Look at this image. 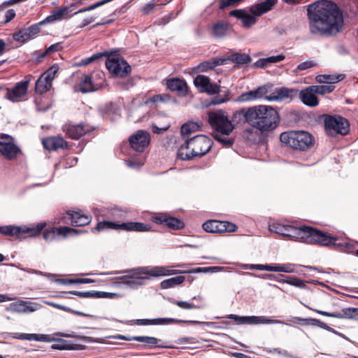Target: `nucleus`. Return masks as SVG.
Returning a JSON list of instances; mask_svg holds the SVG:
<instances>
[{"instance_id":"bf43d9fd","label":"nucleus","mask_w":358,"mask_h":358,"mask_svg":"<svg viewBox=\"0 0 358 358\" xmlns=\"http://www.w3.org/2000/svg\"><path fill=\"white\" fill-rule=\"evenodd\" d=\"M55 348L69 350H80L85 349V346L80 344H65L62 346H57Z\"/></svg>"},{"instance_id":"c85d7f7f","label":"nucleus","mask_w":358,"mask_h":358,"mask_svg":"<svg viewBox=\"0 0 358 358\" xmlns=\"http://www.w3.org/2000/svg\"><path fill=\"white\" fill-rule=\"evenodd\" d=\"M73 6V5H71L69 7L62 6L58 9L53 10L51 15H48L44 20L41 22V24L51 23L55 21L62 20L66 17L69 12L72 10L70 8Z\"/></svg>"},{"instance_id":"ea45409f","label":"nucleus","mask_w":358,"mask_h":358,"mask_svg":"<svg viewBox=\"0 0 358 358\" xmlns=\"http://www.w3.org/2000/svg\"><path fill=\"white\" fill-rule=\"evenodd\" d=\"M291 321L294 323H303L306 324L317 325L323 329L327 328V326L325 323L322 322L320 320L314 318H301L299 317H294L291 319Z\"/></svg>"},{"instance_id":"09e8293b","label":"nucleus","mask_w":358,"mask_h":358,"mask_svg":"<svg viewBox=\"0 0 358 358\" xmlns=\"http://www.w3.org/2000/svg\"><path fill=\"white\" fill-rule=\"evenodd\" d=\"M13 38L19 42H25L32 38L27 29H24L13 34Z\"/></svg>"},{"instance_id":"3c124183","label":"nucleus","mask_w":358,"mask_h":358,"mask_svg":"<svg viewBox=\"0 0 358 358\" xmlns=\"http://www.w3.org/2000/svg\"><path fill=\"white\" fill-rule=\"evenodd\" d=\"M59 335L61 336L66 337V338H75L76 339L82 340V341H84L85 342H87V343H100V341L97 338H94L93 337H90V336L76 335L73 333L60 334Z\"/></svg>"},{"instance_id":"e433bc0d","label":"nucleus","mask_w":358,"mask_h":358,"mask_svg":"<svg viewBox=\"0 0 358 358\" xmlns=\"http://www.w3.org/2000/svg\"><path fill=\"white\" fill-rule=\"evenodd\" d=\"M343 75L324 74L316 76V81L319 83L334 84L343 79Z\"/></svg>"},{"instance_id":"b1692460","label":"nucleus","mask_w":358,"mask_h":358,"mask_svg":"<svg viewBox=\"0 0 358 358\" xmlns=\"http://www.w3.org/2000/svg\"><path fill=\"white\" fill-rule=\"evenodd\" d=\"M94 76L89 75H84L81 80L78 88H75L76 91H80L83 93L90 92L94 90H97L101 87V85L96 83L93 80Z\"/></svg>"},{"instance_id":"052dcab7","label":"nucleus","mask_w":358,"mask_h":358,"mask_svg":"<svg viewBox=\"0 0 358 358\" xmlns=\"http://www.w3.org/2000/svg\"><path fill=\"white\" fill-rule=\"evenodd\" d=\"M316 66V64L313 62V61H306V62H302L301 64H299L296 70H295V72H297L299 71H303V70H306V69H308L310 68H312L313 66Z\"/></svg>"},{"instance_id":"423d86ee","label":"nucleus","mask_w":358,"mask_h":358,"mask_svg":"<svg viewBox=\"0 0 358 358\" xmlns=\"http://www.w3.org/2000/svg\"><path fill=\"white\" fill-rule=\"evenodd\" d=\"M292 240L324 246L336 245L337 238L309 227H296L292 232Z\"/></svg>"},{"instance_id":"4d7b16f0","label":"nucleus","mask_w":358,"mask_h":358,"mask_svg":"<svg viewBox=\"0 0 358 358\" xmlns=\"http://www.w3.org/2000/svg\"><path fill=\"white\" fill-rule=\"evenodd\" d=\"M254 100L262 98L268 92L266 85L261 86L254 90H251Z\"/></svg>"},{"instance_id":"c9c22d12","label":"nucleus","mask_w":358,"mask_h":358,"mask_svg":"<svg viewBox=\"0 0 358 358\" xmlns=\"http://www.w3.org/2000/svg\"><path fill=\"white\" fill-rule=\"evenodd\" d=\"M155 268H165L166 271L164 272V275H162L159 277L163 276H167L171 275H175L178 273H189L188 271L185 270H180V268H182L185 267L184 264H176V265H171V266H154Z\"/></svg>"},{"instance_id":"6e6d98bb","label":"nucleus","mask_w":358,"mask_h":358,"mask_svg":"<svg viewBox=\"0 0 358 358\" xmlns=\"http://www.w3.org/2000/svg\"><path fill=\"white\" fill-rule=\"evenodd\" d=\"M317 94L324 95L331 92L334 90V86L329 85H313Z\"/></svg>"},{"instance_id":"37998d69","label":"nucleus","mask_w":358,"mask_h":358,"mask_svg":"<svg viewBox=\"0 0 358 358\" xmlns=\"http://www.w3.org/2000/svg\"><path fill=\"white\" fill-rule=\"evenodd\" d=\"M15 338L21 340L45 341L46 336L36 334H15Z\"/></svg>"},{"instance_id":"c756f323","label":"nucleus","mask_w":358,"mask_h":358,"mask_svg":"<svg viewBox=\"0 0 358 358\" xmlns=\"http://www.w3.org/2000/svg\"><path fill=\"white\" fill-rule=\"evenodd\" d=\"M166 87L171 91L177 92L180 96H185L187 93V86L186 83L178 78L167 80Z\"/></svg>"},{"instance_id":"58836bf2","label":"nucleus","mask_w":358,"mask_h":358,"mask_svg":"<svg viewBox=\"0 0 358 358\" xmlns=\"http://www.w3.org/2000/svg\"><path fill=\"white\" fill-rule=\"evenodd\" d=\"M199 124L194 122L183 124L180 129L181 136L187 138L190 134L199 130Z\"/></svg>"},{"instance_id":"0eeeda50","label":"nucleus","mask_w":358,"mask_h":358,"mask_svg":"<svg viewBox=\"0 0 358 358\" xmlns=\"http://www.w3.org/2000/svg\"><path fill=\"white\" fill-rule=\"evenodd\" d=\"M276 2L277 0H265L251 6L250 11L253 15L242 9L231 10L229 15L241 20L243 27L250 28L257 22V17L270 10Z\"/></svg>"},{"instance_id":"4468645a","label":"nucleus","mask_w":358,"mask_h":358,"mask_svg":"<svg viewBox=\"0 0 358 358\" xmlns=\"http://www.w3.org/2000/svg\"><path fill=\"white\" fill-rule=\"evenodd\" d=\"M58 70V66L53 65L44 72L36 83V92L39 94H43L48 91L52 87V82L57 73Z\"/></svg>"},{"instance_id":"9b49d317","label":"nucleus","mask_w":358,"mask_h":358,"mask_svg":"<svg viewBox=\"0 0 358 358\" xmlns=\"http://www.w3.org/2000/svg\"><path fill=\"white\" fill-rule=\"evenodd\" d=\"M107 69L118 77H125L131 72V66L127 61L120 55H111L106 62Z\"/></svg>"},{"instance_id":"13d9d810","label":"nucleus","mask_w":358,"mask_h":358,"mask_svg":"<svg viewBox=\"0 0 358 358\" xmlns=\"http://www.w3.org/2000/svg\"><path fill=\"white\" fill-rule=\"evenodd\" d=\"M255 101V100L253 99L251 90L241 94L236 99V102H240V103L250 102V101Z\"/></svg>"},{"instance_id":"a18cd8bd","label":"nucleus","mask_w":358,"mask_h":358,"mask_svg":"<svg viewBox=\"0 0 358 358\" xmlns=\"http://www.w3.org/2000/svg\"><path fill=\"white\" fill-rule=\"evenodd\" d=\"M122 339L127 340V341H135L142 343H145L150 345H157L158 343V339L155 337H151V336H134L131 338H127L124 336L120 337Z\"/></svg>"},{"instance_id":"72a5a7b5","label":"nucleus","mask_w":358,"mask_h":358,"mask_svg":"<svg viewBox=\"0 0 358 358\" xmlns=\"http://www.w3.org/2000/svg\"><path fill=\"white\" fill-rule=\"evenodd\" d=\"M226 61H227L226 59L213 57V58L209 59L207 61H205V62L201 63L198 66V69L201 72L206 71L209 69H213L214 67H215L217 66L222 65V64H225Z\"/></svg>"},{"instance_id":"f03ea898","label":"nucleus","mask_w":358,"mask_h":358,"mask_svg":"<svg viewBox=\"0 0 358 358\" xmlns=\"http://www.w3.org/2000/svg\"><path fill=\"white\" fill-rule=\"evenodd\" d=\"M208 120L214 130L213 138L226 147H230L234 140L228 136L234 131L235 126L226 113L222 110L208 113Z\"/></svg>"},{"instance_id":"1a4fd4ad","label":"nucleus","mask_w":358,"mask_h":358,"mask_svg":"<svg viewBox=\"0 0 358 358\" xmlns=\"http://www.w3.org/2000/svg\"><path fill=\"white\" fill-rule=\"evenodd\" d=\"M110 229L127 231H147L150 230V227L141 222H129L120 223L111 221H102L97 224L96 227L92 229V231H102Z\"/></svg>"},{"instance_id":"4c0bfd02","label":"nucleus","mask_w":358,"mask_h":358,"mask_svg":"<svg viewBox=\"0 0 358 358\" xmlns=\"http://www.w3.org/2000/svg\"><path fill=\"white\" fill-rule=\"evenodd\" d=\"M230 269L231 268L229 267L224 266L198 267L189 270L188 273H217L220 271H229Z\"/></svg>"},{"instance_id":"864d4df0","label":"nucleus","mask_w":358,"mask_h":358,"mask_svg":"<svg viewBox=\"0 0 358 358\" xmlns=\"http://www.w3.org/2000/svg\"><path fill=\"white\" fill-rule=\"evenodd\" d=\"M169 301L178 306V307H180V308L182 309H185V310H191V309H196V308H199V307L190 303V302H188V301H176V300H174V299H169Z\"/></svg>"},{"instance_id":"f704fd0d","label":"nucleus","mask_w":358,"mask_h":358,"mask_svg":"<svg viewBox=\"0 0 358 358\" xmlns=\"http://www.w3.org/2000/svg\"><path fill=\"white\" fill-rule=\"evenodd\" d=\"M21 227L16 225L0 226V233L4 236L21 238Z\"/></svg>"},{"instance_id":"cd10ccee","label":"nucleus","mask_w":358,"mask_h":358,"mask_svg":"<svg viewBox=\"0 0 358 358\" xmlns=\"http://www.w3.org/2000/svg\"><path fill=\"white\" fill-rule=\"evenodd\" d=\"M46 225V222H43L37 224H31L30 225L20 226L21 238L24 235L29 237H36L41 233Z\"/></svg>"},{"instance_id":"0e129e2a","label":"nucleus","mask_w":358,"mask_h":358,"mask_svg":"<svg viewBox=\"0 0 358 358\" xmlns=\"http://www.w3.org/2000/svg\"><path fill=\"white\" fill-rule=\"evenodd\" d=\"M117 296L115 293L105 292H95L94 298H110L113 299Z\"/></svg>"},{"instance_id":"6ab92c4d","label":"nucleus","mask_w":358,"mask_h":358,"mask_svg":"<svg viewBox=\"0 0 358 358\" xmlns=\"http://www.w3.org/2000/svg\"><path fill=\"white\" fill-rule=\"evenodd\" d=\"M29 80L20 82L10 90H7L6 97L13 102H19L26 99Z\"/></svg>"},{"instance_id":"79ce46f5","label":"nucleus","mask_w":358,"mask_h":358,"mask_svg":"<svg viewBox=\"0 0 358 358\" xmlns=\"http://www.w3.org/2000/svg\"><path fill=\"white\" fill-rule=\"evenodd\" d=\"M228 24L223 22H218L212 27V34L215 37H222L226 35Z\"/></svg>"},{"instance_id":"8fccbe9b","label":"nucleus","mask_w":358,"mask_h":358,"mask_svg":"<svg viewBox=\"0 0 358 358\" xmlns=\"http://www.w3.org/2000/svg\"><path fill=\"white\" fill-rule=\"evenodd\" d=\"M231 92L229 90H227L225 92L223 96H217L213 97L210 101V104L214 105V106L220 105V104L227 102L228 101H229L231 99Z\"/></svg>"},{"instance_id":"5701e85b","label":"nucleus","mask_w":358,"mask_h":358,"mask_svg":"<svg viewBox=\"0 0 358 358\" xmlns=\"http://www.w3.org/2000/svg\"><path fill=\"white\" fill-rule=\"evenodd\" d=\"M305 306L306 308H309L310 310H312L319 313L320 315L327 316V317L338 318V319L352 318L355 316L357 313H358V308H345V309L342 310L341 312H339V313H329V312H326V311H323V310H317V309H314V308H312L306 305H305Z\"/></svg>"},{"instance_id":"680f3d73","label":"nucleus","mask_w":358,"mask_h":358,"mask_svg":"<svg viewBox=\"0 0 358 358\" xmlns=\"http://www.w3.org/2000/svg\"><path fill=\"white\" fill-rule=\"evenodd\" d=\"M285 227V224L280 223H273L269 226V229L271 231L280 235L281 234H283V229Z\"/></svg>"},{"instance_id":"7ed1b4c3","label":"nucleus","mask_w":358,"mask_h":358,"mask_svg":"<svg viewBox=\"0 0 358 358\" xmlns=\"http://www.w3.org/2000/svg\"><path fill=\"white\" fill-rule=\"evenodd\" d=\"M249 115L252 118L251 126L261 132L274 129L279 121L278 112L270 106H253Z\"/></svg>"},{"instance_id":"bb28decb","label":"nucleus","mask_w":358,"mask_h":358,"mask_svg":"<svg viewBox=\"0 0 358 358\" xmlns=\"http://www.w3.org/2000/svg\"><path fill=\"white\" fill-rule=\"evenodd\" d=\"M65 219L71 220L72 225L85 226L90 223L92 218L90 216L85 215L81 211L69 210L67 213V217Z\"/></svg>"},{"instance_id":"7c9ffc66","label":"nucleus","mask_w":358,"mask_h":358,"mask_svg":"<svg viewBox=\"0 0 358 358\" xmlns=\"http://www.w3.org/2000/svg\"><path fill=\"white\" fill-rule=\"evenodd\" d=\"M43 145L45 149L52 150L67 147L66 142L61 136H52L43 139Z\"/></svg>"},{"instance_id":"49530a36","label":"nucleus","mask_w":358,"mask_h":358,"mask_svg":"<svg viewBox=\"0 0 358 358\" xmlns=\"http://www.w3.org/2000/svg\"><path fill=\"white\" fill-rule=\"evenodd\" d=\"M228 59L239 64H247L251 60L250 57L248 55L242 53L232 54Z\"/></svg>"},{"instance_id":"393cba45","label":"nucleus","mask_w":358,"mask_h":358,"mask_svg":"<svg viewBox=\"0 0 358 358\" xmlns=\"http://www.w3.org/2000/svg\"><path fill=\"white\" fill-rule=\"evenodd\" d=\"M253 109L252 107L243 108L234 111L231 116V122L234 124H243L245 122L251 125L252 118L249 113Z\"/></svg>"},{"instance_id":"774afa93","label":"nucleus","mask_w":358,"mask_h":358,"mask_svg":"<svg viewBox=\"0 0 358 358\" xmlns=\"http://www.w3.org/2000/svg\"><path fill=\"white\" fill-rule=\"evenodd\" d=\"M285 58V56L284 55H278L275 56H271L268 57H266L267 62L269 64L271 63H278L282 60H284Z\"/></svg>"},{"instance_id":"6e6552de","label":"nucleus","mask_w":358,"mask_h":358,"mask_svg":"<svg viewBox=\"0 0 358 358\" xmlns=\"http://www.w3.org/2000/svg\"><path fill=\"white\" fill-rule=\"evenodd\" d=\"M280 141L289 147L301 150H306L313 145V136L304 131H292L283 132L280 136Z\"/></svg>"},{"instance_id":"9d476101","label":"nucleus","mask_w":358,"mask_h":358,"mask_svg":"<svg viewBox=\"0 0 358 358\" xmlns=\"http://www.w3.org/2000/svg\"><path fill=\"white\" fill-rule=\"evenodd\" d=\"M324 126L327 134L330 136L345 135L349 131L348 121L340 115H325Z\"/></svg>"},{"instance_id":"5fc2aeb1","label":"nucleus","mask_w":358,"mask_h":358,"mask_svg":"<svg viewBox=\"0 0 358 358\" xmlns=\"http://www.w3.org/2000/svg\"><path fill=\"white\" fill-rule=\"evenodd\" d=\"M284 282L296 287L299 288L306 287L305 282L298 278L296 277H287L286 280L283 281Z\"/></svg>"},{"instance_id":"a211bd4d","label":"nucleus","mask_w":358,"mask_h":358,"mask_svg":"<svg viewBox=\"0 0 358 358\" xmlns=\"http://www.w3.org/2000/svg\"><path fill=\"white\" fill-rule=\"evenodd\" d=\"M131 147L137 152H143L149 145L150 138L149 133L144 130H138L131 135L129 139Z\"/></svg>"},{"instance_id":"473e14b6","label":"nucleus","mask_w":358,"mask_h":358,"mask_svg":"<svg viewBox=\"0 0 358 358\" xmlns=\"http://www.w3.org/2000/svg\"><path fill=\"white\" fill-rule=\"evenodd\" d=\"M66 134L73 139H78L85 133L83 126L81 124H66L63 128Z\"/></svg>"},{"instance_id":"f3484780","label":"nucleus","mask_w":358,"mask_h":358,"mask_svg":"<svg viewBox=\"0 0 358 358\" xmlns=\"http://www.w3.org/2000/svg\"><path fill=\"white\" fill-rule=\"evenodd\" d=\"M194 84L200 92L210 95L218 94L220 91V85L210 83L209 78L203 75L197 76L194 80Z\"/></svg>"},{"instance_id":"4be33fe9","label":"nucleus","mask_w":358,"mask_h":358,"mask_svg":"<svg viewBox=\"0 0 358 358\" xmlns=\"http://www.w3.org/2000/svg\"><path fill=\"white\" fill-rule=\"evenodd\" d=\"M298 94V90L294 88L280 87L265 99L268 101H280L287 98H293Z\"/></svg>"},{"instance_id":"69168bd1","label":"nucleus","mask_w":358,"mask_h":358,"mask_svg":"<svg viewBox=\"0 0 358 358\" xmlns=\"http://www.w3.org/2000/svg\"><path fill=\"white\" fill-rule=\"evenodd\" d=\"M294 229H296L295 227L291 226V225H285V227L283 229V234H281L280 235L288 237L289 238L292 240V232L294 231Z\"/></svg>"},{"instance_id":"a878e982","label":"nucleus","mask_w":358,"mask_h":358,"mask_svg":"<svg viewBox=\"0 0 358 358\" xmlns=\"http://www.w3.org/2000/svg\"><path fill=\"white\" fill-rule=\"evenodd\" d=\"M156 223L162 224L170 228L178 229L184 227L183 222L173 217L168 216L166 214H160L153 217Z\"/></svg>"},{"instance_id":"2eb2a0df","label":"nucleus","mask_w":358,"mask_h":358,"mask_svg":"<svg viewBox=\"0 0 358 358\" xmlns=\"http://www.w3.org/2000/svg\"><path fill=\"white\" fill-rule=\"evenodd\" d=\"M81 231L69 227H51L45 229L43 236L46 241L51 242L61 238H66L69 236H76Z\"/></svg>"},{"instance_id":"a19ab883","label":"nucleus","mask_w":358,"mask_h":358,"mask_svg":"<svg viewBox=\"0 0 358 358\" xmlns=\"http://www.w3.org/2000/svg\"><path fill=\"white\" fill-rule=\"evenodd\" d=\"M185 276L178 275L162 281L160 285L162 289H169L182 284L185 281Z\"/></svg>"},{"instance_id":"de8ad7c7","label":"nucleus","mask_w":358,"mask_h":358,"mask_svg":"<svg viewBox=\"0 0 358 358\" xmlns=\"http://www.w3.org/2000/svg\"><path fill=\"white\" fill-rule=\"evenodd\" d=\"M295 264H284L274 265V272H284L292 273L295 272Z\"/></svg>"},{"instance_id":"412c9836","label":"nucleus","mask_w":358,"mask_h":358,"mask_svg":"<svg viewBox=\"0 0 358 358\" xmlns=\"http://www.w3.org/2000/svg\"><path fill=\"white\" fill-rule=\"evenodd\" d=\"M301 101L310 107H315L319 104L316 92L313 85L306 87L299 92Z\"/></svg>"},{"instance_id":"aec40b11","label":"nucleus","mask_w":358,"mask_h":358,"mask_svg":"<svg viewBox=\"0 0 358 358\" xmlns=\"http://www.w3.org/2000/svg\"><path fill=\"white\" fill-rule=\"evenodd\" d=\"M41 308V306L37 303L29 301H19L10 304L8 310L13 313H28Z\"/></svg>"},{"instance_id":"f257e3e1","label":"nucleus","mask_w":358,"mask_h":358,"mask_svg":"<svg viewBox=\"0 0 358 358\" xmlns=\"http://www.w3.org/2000/svg\"><path fill=\"white\" fill-rule=\"evenodd\" d=\"M308 15L312 34L335 35L343 29V14L331 1L322 0L309 5Z\"/></svg>"},{"instance_id":"dca6fc26","label":"nucleus","mask_w":358,"mask_h":358,"mask_svg":"<svg viewBox=\"0 0 358 358\" xmlns=\"http://www.w3.org/2000/svg\"><path fill=\"white\" fill-rule=\"evenodd\" d=\"M203 229L209 233L234 232L237 227L229 222L209 220L203 224Z\"/></svg>"},{"instance_id":"338daca9","label":"nucleus","mask_w":358,"mask_h":358,"mask_svg":"<svg viewBox=\"0 0 358 358\" xmlns=\"http://www.w3.org/2000/svg\"><path fill=\"white\" fill-rule=\"evenodd\" d=\"M157 6V3L155 1H152L150 2H149L148 3H147L146 5H145L141 10L142 12L144 13V14H149L150 13L154 8Z\"/></svg>"},{"instance_id":"39448f33","label":"nucleus","mask_w":358,"mask_h":358,"mask_svg":"<svg viewBox=\"0 0 358 358\" xmlns=\"http://www.w3.org/2000/svg\"><path fill=\"white\" fill-rule=\"evenodd\" d=\"M166 270L162 268H155L154 266H143L134 268L129 271L128 274L118 278L121 280L120 283L127 285L131 289H136L143 285L144 280H148L151 277L158 278L164 275Z\"/></svg>"},{"instance_id":"c03bdc74","label":"nucleus","mask_w":358,"mask_h":358,"mask_svg":"<svg viewBox=\"0 0 358 358\" xmlns=\"http://www.w3.org/2000/svg\"><path fill=\"white\" fill-rule=\"evenodd\" d=\"M43 303L46 305H48L50 306H52V307H54V308H56L57 309H59V310H64V311H66V312H69V313H73L76 315H80V316H85V317H90V315H87V314H85L82 312H80V311H76V310H72L66 306H62V305H60V304H58V303H54V302H51V301H44Z\"/></svg>"},{"instance_id":"603ef678","label":"nucleus","mask_w":358,"mask_h":358,"mask_svg":"<svg viewBox=\"0 0 358 358\" xmlns=\"http://www.w3.org/2000/svg\"><path fill=\"white\" fill-rule=\"evenodd\" d=\"M57 282L62 284H74V283H91L94 280L90 278H71V279H58Z\"/></svg>"},{"instance_id":"f8f14e48","label":"nucleus","mask_w":358,"mask_h":358,"mask_svg":"<svg viewBox=\"0 0 358 358\" xmlns=\"http://www.w3.org/2000/svg\"><path fill=\"white\" fill-rule=\"evenodd\" d=\"M21 152L14 139L8 135L0 136V153L7 159L13 160Z\"/></svg>"},{"instance_id":"2f4dec72","label":"nucleus","mask_w":358,"mask_h":358,"mask_svg":"<svg viewBox=\"0 0 358 358\" xmlns=\"http://www.w3.org/2000/svg\"><path fill=\"white\" fill-rule=\"evenodd\" d=\"M170 323H192L198 325H203L206 327H212L213 322H200L195 320H178L174 318H157L155 319V325H164Z\"/></svg>"},{"instance_id":"ddd939ff","label":"nucleus","mask_w":358,"mask_h":358,"mask_svg":"<svg viewBox=\"0 0 358 358\" xmlns=\"http://www.w3.org/2000/svg\"><path fill=\"white\" fill-rule=\"evenodd\" d=\"M229 318L234 320L238 324H280L287 326L291 325L285 322L272 320L264 316H238L236 315H230Z\"/></svg>"},{"instance_id":"20e7f679","label":"nucleus","mask_w":358,"mask_h":358,"mask_svg":"<svg viewBox=\"0 0 358 358\" xmlns=\"http://www.w3.org/2000/svg\"><path fill=\"white\" fill-rule=\"evenodd\" d=\"M213 141L205 135L196 136L186 141L178 150V157L182 160L202 157L209 152Z\"/></svg>"},{"instance_id":"e2e57ef3","label":"nucleus","mask_w":358,"mask_h":358,"mask_svg":"<svg viewBox=\"0 0 358 358\" xmlns=\"http://www.w3.org/2000/svg\"><path fill=\"white\" fill-rule=\"evenodd\" d=\"M69 293L74 294V295H77L82 298H94V291H92V292L71 291Z\"/></svg>"}]
</instances>
